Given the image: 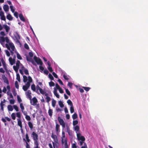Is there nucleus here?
<instances>
[{
	"label": "nucleus",
	"instance_id": "f257e3e1",
	"mask_svg": "<svg viewBox=\"0 0 148 148\" xmlns=\"http://www.w3.org/2000/svg\"><path fill=\"white\" fill-rule=\"evenodd\" d=\"M31 136L34 141V145H36V146L34 147V148H39L38 135L35 132H33L31 134Z\"/></svg>",
	"mask_w": 148,
	"mask_h": 148
},
{
	"label": "nucleus",
	"instance_id": "f03ea898",
	"mask_svg": "<svg viewBox=\"0 0 148 148\" xmlns=\"http://www.w3.org/2000/svg\"><path fill=\"white\" fill-rule=\"evenodd\" d=\"M34 59L37 64H40V65H42L43 63L42 60L39 58H38L35 56L34 57Z\"/></svg>",
	"mask_w": 148,
	"mask_h": 148
},
{
	"label": "nucleus",
	"instance_id": "7ed1b4c3",
	"mask_svg": "<svg viewBox=\"0 0 148 148\" xmlns=\"http://www.w3.org/2000/svg\"><path fill=\"white\" fill-rule=\"evenodd\" d=\"M77 138L78 140H81L82 141L85 140V137L83 136H82L80 133H77Z\"/></svg>",
	"mask_w": 148,
	"mask_h": 148
},
{
	"label": "nucleus",
	"instance_id": "20e7f679",
	"mask_svg": "<svg viewBox=\"0 0 148 148\" xmlns=\"http://www.w3.org/2000/svg\"><path fill=\"white\" fill-rule=\"evenodd\" d=\"M51 137L53 139L54 142H55V143L58 144H59L58 140L56 135L52 133L51 135Z\"/></svg>",
	"mask_w": 148,
	"mask_h": 148
},
{
	"label": "nucleus",
	"instance_id": "39448f33",
	"mask_svg": "<svg viewBox=\"0 0 148 148\" xmlns=\"http://www.w3.org/2000/svg\"><path fill=\"white\" fill-rule=\"evenodd\" d=\"M30 84L29 82H27L25 85L23 86V89L24 91H26L29 87Z\"/></svg>",
	"mask_w": 148,
	"mask_h": 148
},
{
	"label": "nucleus",
	"instance_id": "423d86ee",
	"mask_svg": "<svg viewBox=\"0 0 148 148\" xmlns=\"http://www.w3.org/2000/svg\"><path fill=\"white\" fill-rule=\"evenodd\" d=\"M66 126L67 130L66 132L68 133V134L70 136H72V131L70 130L69 126L67 124L66 125Z\"/></svg>",
	"mask_w": 148,
	"mask_h": 148
},
{
	"label": "nucleus",
	"instance_id": "0eeeda50",
	"mask_svg": "<svg viewBox=\"0 0 148 148\" xmlns=\"http://www.w3.org/2000/svg\"><path fill=\"white\" fill-rule=\"evenodd\" d=\"M14 36L16 40V42H19V40L20 39V36L17 32H15V35Z\"/></svg>",
	"mask_w": 148,
	"mask_h": 148
},
{
	"label": "nucleus",
	"instance_id": "6e6552de",
	"mask_svg": "<svg viewBox=\"0 0 148 148\" xmlns=\"http://www.w3.org/2000/svg\"><path fill=\"white\" fill-rule=\"evenodd\" d=\"M9 60L10 62V64L11 65H13L15 63V59L14 58L12 59L11 57H10L9 58Z\"/></svg>",
	"mask_w": 148,
	"mask_h": 148
},
{
	"label": "nucleus",
	"instance_id": "1a4fd4ad",
	"mask_svg": "<svg viewBox=\"0 0 148 148\" xmlns=\"http://www.w3.org/2000/svg\"><path fill=\"white\" fill-rule=\"evenodd\" d=\"M2 78L4 80V82L7 84L8 85L9 84V82L7 77H5V75H3L2 76Z\"/></svg>",
	"mask_w": 148,
	"mask_h": 148
},
{
	"label": "nucleus",
	"instance_id": "9d476101",
	"mask_svg": "<svg viewBox=\"0 0 148 148\" xmlns=\"http://www.w3.org/2000/svg\"><path fill=\"white\" fill-rule=\"evenodd\" d=\"M55 122H56V132H58L60 131V126L57 123V121L56 120H55Z\"/></svg>",
	"mask_w": 148,
	"mask_h": 148
},
{
	"label": "nucleus",
	"instance_id": "9b49d317",
	"mask_svg": "<svg viewBox=\"0 0 148 148\" xmlns=\"http://www.w3.org/2000/svg\"><path fill=\"white\" fill-rule=\"evenodd\" d=\"M58 121L60 125L64 123H65L62 119L60 116H58Z\"/></svg>",
	"mask_w": 148,
	"mask_h": 148
},
{
	"label": "nucleus",
	"instance_id": "f8f14e48",
	"mask_svg": "<svg viewBox=\"0 0 148 148\" xmlns=\"http://www.w3.org/2000/svg\"><path fill=\"white\" fill-rule=\"evenodd\" d=\"M32 100L33 101V103L32 105L34 106L36 105V103L38 102V100L35 97H34L32 98Z\"/></svg>",
	"mask_w": 148,
	"mask_h": 148
},
{
	"label": "nucleus",
	"instance_id": "ddd939ff",
	"mask_svg": "<svg viewBox=\"0 0 148 148\" xmlns=\"http://www.w3.org/2000/svg\"><path fill=\"white\" fill-rule=\"evenodd\" d=\"M18 125L21 128H22V123L21 119H17Z\"/></svg>",
	"mask_w": 148,
	"mask_h": 148
},
{
	"label": "nucleus",
	"instance_id": "4468645a",
	"mask_svg": "<svg viewBox=\"0 0 148 148\" xmlns=\"http://www.w3.org/2000/svg\"><path fill=\"white\" fill-rule=\"evenodd\" d=\"M62 136L61 138H62L61 141H62V144H63L64 143V138H65V132H62Z\"/></svg>",
	"mask_w": 148,
	"mask_h": 148
},
{
	"label": "nucleus",
	"instance_id": "2eb2a0df",
	"mask_svg": "<svg viewBox=\"0 0 148 148\" xmlns=\"http://www.w3.org/2000/svg\"><path fill=\"white\" fill-rule=\"evenodd\" d=\"M1 61L2 62V64H3V66L5 70H7V67L6 66V63L4 61L3 58H2L1 59Z\"/></svg>",
	"mask_w": 148,
	"mask_h": 148
},
{
	"label": "nucleus",
	"instance_id": "dca6fc26",
	"mask_svg": "<svg viewBox=\"0 0 148 148\" xmlns=\"http://www.w3.org/2000/svg\"><path fill=\"white\" fill-rule=\"evenodd\" d=\"M19 16L21 21L23 22H25V19L22 14H20L19 15Z\"/></svg>",
	"mask_w": 148,
	"mask_h": 148
},
{
	"label": "nucleus",
	"instance_id": "f3484780",
	"mask_svg": "<svg viewBox=\"0 0 148 148\" xmlns=\"http://www.w3.org/2000/svg\"><path fill=\"white\" fill-rule=\"evenodd\" d=\"M53 93H54V95L56 96V97L57 98H59L60 96L58 95V93H57V90L55 88H54Z\"/></svg>",
	"mask_w": 148,
	"mask_h": 148
},
{
	"label": "nucleus",
	"instance_id": "a211bd4d",
	"mask_svg": "<svg viewBox=\"0 0 148 148\" xmlns=\"http://www.w3.org/2000/svg\"><path fill=\"white\" fill-rule=\"evenodd\" d=\"M3 9L5 12H7L9 10V6L7 5H4Z\"/></svg>",
	"mask_w": 148,
	"mask_h": 148
},
{
	"label": "nucleus",
	"instance_id": "6ab92c4d",
	"mask_svg": "<svg viewBox=\"0 0 148 148\" xmlns=\"http://www.w3.org/2000/svg\"><path fill=\"white\" fill-rule=\"evenodd\" d=\"M7 18L10 21H11L13 19V18L10 14H8L7 16Z\"/></svg>",
	"mask_w": 148,
	"mask_h": 148
},
{
	"label": "nucleus",
	"instance_id": "aec40b11",
	"mask_svg": "<svg viewBox=\"0 0 148 148\" xmlns=\"http://www.w3.org/2000/svg\"><path fill=\"white\" fill-rule=\"evenodd\" d=\"M53 110L51 109H49L48 110V113L49 115L51 117L53 115Z\"/></svg>",
	"mask_w": 148,
	"mask_h": 148
},
{
	"label": "nucleus",
	"instance_id": "412c9836",
	"mask_svg": "<svg viewBox=\"0 0 148 148\" xmlns=\"http://www.w3.org/2000/svg\"><path fill=\"white\" fill-rule=\"evenodd\" d=\"M4 28L5 29L6 32H8L10 29V27L7 25H4Z\"/></svg>",
	"mask_w": 148,
	"mask_h": 148
},
{
	"label": "nucleus",
	"instance_id": "4be33fe9",
	"mask_svg": "<svg viewBox=\"0 0 148 148\" xmlns=\"http://www.w3.org/2000/svg\"><path fill=\"white\" fill-rule=\"evenodd\" d=\"M28 125L31 130H32L33 128V125L32 123L30 121H29L28 123Z\"/></svg>",
	"mask_w": 148,
	"mask_h": 148
},
{
	"label": "nucleus",
	"instance_id": "5701e85b",
	"mask_svg": "<svg viewBox=\"0 0 148 148\" xmlns=\"http://www.w3.org/2000/svg\"><path fill=\"white\" fill-rule=\"evenodd\" d=\"M74 130L76 131V133H77V132H78L79 130V127L78 125H76L74 127Z\"/></svg>",
	"mask_w": 148,
	"mask_h": 148
},
{
	"label": "nucleus",
	"instance_id": "b1692460",
	"mask_svg": "<svg viewBox=\"0 0 148 148\" xmlns=\"http://www.w3.org/2000/svg\"><path fill=\"white\" fill-rule=\"evenodd\" d=\"M8 108L9 111H12L13 110V108L12 106L10 105H9L8 106Z\"/></svg>",
	"mask_w": 148,
	"mask_h": 148
},
{
	"label": "nucleus",
	"instance_id": "393cba45",
	"mask_svg": "<svg viewBox=\"0 0 148 148\" xmlns=\"http://www.w3.org/2000/svg\"><path fill=\"white\" fill-rule=\"evenodd\" d=\"M72 118L73 120H75L77 118V115L76 113H74L72 116Z\"/></svg>",
	"mask_w": 148,
	"mask_h": 148
},
{
	"label": "nucleus",
	"instance_id": "a878e982",
	"mask_svg": "<svg viewBox=\"0 0 148 148\" xmlns=\"http://www.w3.org/2000/svg\"><path fill=\"white\" fill-rule=\"evenodd\" d=\"M9 45L11 47V49L12 50L14 51L15 47L13 44L12 43H9Z\"/></svg>",
	"mask_w": 148,
	"mask_h": 148
},
{
	"label": "nucleus",
	"instance_id": "bb28decb",
	"mask_svg": "<svg viewBox=\"0 0 148 148\" xmlns=\"http://www.w3.org/2000/svg\"><path fill=\"white\" fill-rule=\"evenodd\" d=\"M13 68L15 71L16 72L18 71L19 67L18 66H13Z\"/></svg>",
	"mask_w": 148,
	"mask_h": 148
},
{
	"label": "nucleus",
	"instance_id": "cd10ccee",
	"mask_svg": "<svg viewBox=\"0 0 148 148\" xmlns=\"http://www.w3.org/2000/svg\"><path fill=\"white\" fill-rule=\"evenodd\" d=\"M16 55H17V58L19 60H21L22 59V58L20 55L19 54V53L17 52H16Z\"/></svg>",
	"mask_w": 148,
	"mask_h": 148
},
{
	"label": "nucleus",
	"instance_id": "c85d7f7f",
	"mask_svg": "<svg viewBox=\"0 0 148 148\" xmlns=\"http://www.w3.org/2000/svg\"><path fill=\"white\" fill-rule=\"evenodd\" d=\"M25 138H26V140L27 141V143L29 142L30 141V140L29 138L28 134L27 133H26L25 134Z\"/></svg>",
	"mask_w": 148,
	"mask_h": 148
},
{
	"label": "nucleus",
	"instance_id": "c756f323",
	"mask_svg": "<svg viewBox=\"0 0 148 148\" xmlns=\"http://www.w3.org/2000/svg\"><path fill=\"white\" fill-rule=\"evenodd\" d=\"M58 104L60 107L61 108H62L64 106L62 102L61 101H59Z\"/></svg>",
	"mask_w": 148,
	"mask_h": 148
},
{
	"label": "nucleus",
	"instance_id": "7c9ffc66",
	"mask_svg": "<svg viewBox=\"0 0 148 148\" xmlns=\"http://www.w3.org/2000/svg\"><path fill=\"white\" fill-rule=\"evenodd\" d=\"M56 103V101L53 99L52 101V105L53 107H55Z\"/></svg>",
	"mask_w": 148,
	"mask_h": 148
},
{
	"label": "nucleus",
	"instance_id": "2f4dec72",
	"mask_svg": "<svg viewBox=\"0 0 148 148\" xmlns=\"http://www.w3.org/2000/svg\"><path fill=\"white\" fill-rule=\"evenodd\" d=\"M16 76V79L18 82H20L21 81V80H20V75L19 74V73H17Z\"/></svg>",
	"mask_w": 148,
	"mask_h": 148
},
{
	"label": "nucleus",
	"instance_id": "473e14b6",
	"mask_svg": "<svg viewBox=\"0 0 148 148\" xmlns=\"http://www.w3.org/2000/svg\"><path fill=\"white\" fill-rule=\"evenodd\" d=\"M20 108L21 109L22 112H23V111H24L25 109V108L23 105V103H20Z\"/></svg>",
	"mask_w": 148,
	"mask_h": 148
},
{
	"label": "nucleus",
	"instance_id": "72a5a7b5",
	"mask_svg": "<svg viewBox=\"0 0 148 148\" xmlns=\"http://www.w3.org/2000/svg\"><path fill=\"white\" fill-rule=\"evenodd\" d=\"M67 102L68 104L70 105L71 106H73V105L72 102L70 99L68 100L67 101Z\"/></svg>",
	"mask_w": 148,
	"mask_h": 148
},
{
	"label": "nucleus",
	"instance_id": "f704fd0d",
	"mask_svg": "<svg viewBox=\"0 0 148 148\" xmlns=\"http://www.w3.org/2000/svg\"><path fill=\"white\" fill-rule=\"evenodd\" d=\"M11 116L12 119L14 120H15L16 119L15 114L14 113H13L11 115Z\"/></svg>",
	"mask_w": 148,
	"mask_h": 148
},
{
	"label": "nucleus",
	"instance_id": "c9c22d12",
	"mask_svg": "<svg viewBox=\"0 0 148 148\" xmlns=\"http://www.w3.org/2000/svg\"><path fill=\"white\" fill-rule=\"evenodd\" d=\"M31 88L32 90L35 91H36V87L35 86L34 84H33L31 85Z\"/></svg>",
	"mask_w": 148,
	"mask_h": 148
},
{
	"label": "nucleus",
	"instance_id": "e433bc0d",
	"mask_svg": "<svg viewBox=\"0 0 148 148\" xmlns=\"http://www.w3.org/2000/svg\"><path fill=\"white\" fill-rule=\"evenodd\" d=\"M23 81L24 82H26L27 80V77L25 75H23Z\"/></svg>",
	"mask_w": 148,
	"mask_h": 148
},
{
	"label": "nucleus",
	"instance_id": "4c0bfd02",
	"mask_svg": "<svg viewBox=\"0 0 148 148\" xmlns=\"http://www.w3.org/2000/svg\"><path fill=\"white\" fill-rule=\"evenodd\" d=\"M21 64H22L21 63L20 61L17 60L16 63V66L19 67L20 65H21Z\"/></svg>",
	"mask_w": 148,
	"mask_h": 148
},
{
	"label": "nucleus",
	"instance_id": "58836bf2",
	"mask_svg": "<svg viewBox=\"0 0 148 148\" xmlns=\"http://www.w3.org/2000/svg\"><path fill=\"white\" fill-rule=\"evenodd\" d=\"M70 112L71 113H73L74 112V110L73 105V106H71L70 108Z\"/></svg>",
	"mask_w": 148,
	"mask_h": 148
},
{
	"label": "nucleus",
	"instance_id": "ea45409f",
	"mask_svg": "<svg viewBox=\"0 0 148 148\" xmlns=\"http://www.w3.org/2000/svg\"><path fill=\"white\" fill-rule=\"evenodd\" d=\"M14 108L16 110V111L17 112L18 111V107L16 105H14L13 106Z\"/></svg>",
	"mask_w": 148,
	"mask_h": 148
},
{
	"label": "nucleus",
	"instance_id": "a19ab883",
	"mask_svg": "<svg viewBox=\"0 0 148 148\" xmlns=\"http://www.w3.org/2000/svg\"><path fill=\"white\" fill-rule=\"evenodd\" d=\"M49 84L50 86H55V84L54 83L52 82L51 81L49 83Z\"/></svg>",
	"mask_w": 148,
	"mask_h": 148
},
{
	"label": "nucleus",
	"instance_id": "79ce46f5",
	"mask_svg": "<svg viewBox=\"0 0 148 148\" xmlns=\"http://www.w3.org/2000/svg\"><path fill=\"white\" fill-rule=\"evenodd\" d=\"M65 91L66 94L69 96H70L71 95V93L69 91V90L68 89H65Z\"/></svg>",
	"mask_w": 148,
	"mask_h": 148
},
{
	"label": "nucleus",
	"instance_id": "37998d69",
	"mask_svg": "<svg viewBox=\"0 0 148 148\" xmlns=\"http://www.w3.org/2000/svg\"><path fill=\"white\" fill-rule=\"evenodd\" d=\"M28 82H29V83L30 84V83L32 82V77L30 76H29L28 77Z\"/></svg>",
	"mask_w": 148,
	"mask_h": 148
},
{
	"label": "nucleus",
	"instance_id": "c03bdc74",
	"mask_svg": "<svg viewBox=\"0 0 148 148\" xmlns=\"http://www.w3.org/2000/svg\"><path fill=\"white\" fill-rule=\"evenodd\" d=\"M48 76H49V78L51 80H53L54 79V78L51 74L49 73L48 75Z\"/></svg>",
	"mask_w": 148,
	"mask_h": 148
},
{
	"label": "nucleus",
	"instance_id": "a18cd8bd",
	"mask_svg": "<svg viewBox=\"0 0 148 148\" xmlns=\"http://www.w3.org/2000/svg\"><path fill=\"white\" fill-rule=\"evenodd\" d=\"M16 116L19 118L21 117V113L20 112H17L16 113Z\"/></svg>",
	"mask_w": 148,
	"mask_h": 148
},
{
	"label": "nucleus",
	"instance_id": "49530a36",
	"mask_svg": "<svg viewBox=\"0 0 148 148\" xmlns=\"http://www.w3.org/2000/svg\"><path fill=\"white\" fill-rule=\"evenodd\" d=\"M15 86L17 89H18L19 88V85L18 84V82L17 81H16L15 83Z\"/></svg>",
	"mask_w": 148,
	"mask_h": 148
},
{
	"label": "nucleus",
	"instance_id": "de8ad7c7",
	"mask_svg": "<svg viewBox=\"0 0 148 148\" xmlns=\"http://www.w3.org/2000/svg\"><path fill=\"white\" fill-rule=\"evenodd\" d=\"M25 118L28 121H30L31 119L30 116L28 115H26V116H25Z\"/></svg>",
	"mask_w": 148,
	"mask_h": 148
},
{
	"label": "nucleus",
	"instance_id": "09e8293b",
	"mask_svg": "<svg viewBox=\"0 0 148 148\" xmlns=\"http://www.w3.org/2000/svg\"><path fill=\"white\" fill-rule=\"evenodd\" d=\"M83 88L86 91H88L90 89V88L89 87H83Z\"/></svg>",
	"mask_w": 148,
	"mask_h": 148
},
{
	"label": "nucleus",
	"instance_id": "8fccbe9b",
	"mask_svg": "<svg viewBox=\"0 0 148 148\" xmlns=\"http://www.w3.org/2000/svg\"><path fill=\"white\" fill-rule=\"evenodd\" d=\"M78 123V121L77 120L73 121V126L75 125Z\"/></svg>",
	"mask_w": 148,
	"mask_h": 148
},
{
	"label": "nucleus",
	"instance_id": "3c124183",
	"mask_svg": "<svg viewBox=\"0 0 148 148\" xmlns=\"http://www.w3.org/2000/svg\"><path fill=\"white\" fill-rule=\"evenodd\" d=\"M63 76L64 79L65 80H68L69 79V76L65 75V74H64Z\"/></svg>",
	"mask_w": 148,
	"mask_h": 148
},
{
	"label": "nucleus",
	"instance_id": "603ef678",
	"mask_svg": "<svg viewBox=\"0 0 148 148\" xmlns=\"http://www.w3.org/2000/svg\"><path fill=\"white\" fill-rule=\"evenodd\" d=\"M26 96H27L28 95H31L32 93L30 90H28L26 93Z\"/></svg>",
	"mask_w": 148,
	"mask_h": 148
},
{
	"label": "nucleus",
	"instance_id": "864d4df0",
	"mask_svg": "<svg viewBox=\"0 0 148 148\" xmlns=\"http://www.w3.org/2000/svg\"><path fill=\"white\" fill-rule=\"evenodd\" d=\"M36 88L37 90V91H36V92L38 94H40L38 92V91L41 88L40 87V86L38 85H37L36 86Z\"/></svg>",
	"mask_w": 148,
	"mask_h": 148
},
{
	"label": "nucleus",
	"instance_id": "5fc2aeb1",
	"mask_svg": "<svg viewBox=\"0 0 148 148\" xmlns=\"http://www.w3.org/2000/svg\"><path fill=\"white\" fill-rule=\"evenodd\" d=\"M64 146H68L67 144V140L66 138L64 139Z\"/></svg>",
	"mask_w": 148,
	"mask_h": 148
},
{
	"label": "nucleus",
	"instance_id": "6e6d98bb",
	"mask_svg": "<svg viewBox=\"0 0 148 148\" xmlns=\"http://www.w3.org/2000/svg\"><path fill=\"white\" fill-rule=\"evenodd\" d=\"M15 101L14 99H11L10 100V103L11 104H13L14 103Z\"/></svg>",
	"mask_w": 148,
	"mask_h": 148
},
{
	"label": "nucleus",
	"instance_id": "4d7b16f0",
	"mask_svg": "<svg viewBox=\"0 0 148 148\" xmlns=\"http://www.w3.org/2000/svg\"><path fill=\"white\" fill-rule=\"evenodd\" d=\"M46 99L47 100L46 102L47 103H49L51 100L50 97H46Z\"/></svg>",
	"mask_w": 148,
	"mask_h": 148
},
{
	"label": "nucleus",
	"instance_id": "13d9d810",
	"mask_svg": "<svg viewBox=\"0 0 148 148\" xmlns=\"http://www.w3.org/2000/svg\"><path fill=\"white\" fill-rule=\"evenodd\" d=\"M40 92L42 95H44L45 94V92L41 88L39 90Z\"/></svg>",
	"mask_w": 148,
	"mask_h": 148
},
{
	"label": "nucleus",
	"instance_id": "bf43d9fd",
	"mask_svg": "<svg viewBox=\"0 0 148 148\" xmlns=\"http://www.w3.org/2000/svg\"><path fill=\"white\" fill-rule=\"evenodd\" d=\"M17 100L18 102L19 103H20L22 101V100L21 98L19 97V96L18 95L17 96Z\"/></svg>",
	"mask_w": 148,
	"mask_h": 148
},
{
	"label": "nucleus",
	"instance_id": "052dcab7",
	"mask_svg": "<svg viewBox=\"0 0 148 148\" xmlns=\"http://www.w3.org/2000/svg\"><path fill=\"white\" fill-rule=\"evenodd\" d=\"M24 47L27 49H29L28 45L26 43H25L24 44Z\"/></svg>",
	"mask_w": 148,
	"mask_h": 148
},
{
	"label": "nucleus",
	"instance_id": "680f3d73",
	"mask_svg": "<svg viewBox=\"0 0 148 148\" xmlns=\"http://www.w3.org/2000/svg\"><path fill=\"white\" fill-rule=\"evenodd\" d=\"M18 13L17 12H14V15L16 18H18Z\"/></svg>",
	"mask_w": 148,
	"mask_h": 148
},
{
	"label": "nucleus",
	"instance_id": "e2e57ef3",
	"mask_svg": "<svg viewBox=\"0 0 148 148\" xmlns=\"http://www.w3.org/2000/svg\"><path fill=\"white\" fill-rule=\"evenodd\" d=\"M5 51L6 53V55L8 57L10 56V54L9 52L7 50H5Z\"/></svg>",
	"mask_w": 148,
	"mask_h": 148
},
{
	"label": "nucleus",
	"instance_id": "0e129e2a",
	"mask_svg": "<svg viewBox=\"0 0 148 148\" xmlns=\"http://www.w3.org/2000/svg\"><path fill=\"white\" fill-rule=\"evenodd\" d=\"M0 38L2 42H3L5 41V38L3 37H1Z\"/></svg>",
	"mask_w": 148,
	"mask_h": 148
},
{
	"label": "nucleus",
	"instance_id": "69168bd1",
	"mask_svg": "<svg viewBox=\"0 0 148 148\" xmlns=\"http://www.w3.org/2000/svg\"><path fill=\"white\" fill-rule=\"evenodd\" d=\"M47 69L50 72H52L53 71L52 68L51 66L48 67Z\"/></svg>",
	"mask_w": 148,
	"mask_h": 148
},
{
	"label": "nucleus",
	"instance_id": "338daca9",
	"mask_svg": "<svg viewBox=\"0 0 148 148\" xmlns=\"http://www.w3.org/2000/svg\"><path fill=\"white\" fill-rule=\"evenodd\" d=\"M52 74L53 75V76H54V77H55L56 78H58V76L54 72H53L52 73Z\"/></svg>",
	"mask_w": 148,
	"mask_h": 148
},
{
	"label": "nucleus",
	"instance_id": "774afa93",
	"mask_svg": "<svg viewBox=\"0 0 148 148\" xmlns=\"http://www.w3.org/2000/svg\"><path fill=\"white\" fill-rule=\"evenodd\" d=\"M81 148H87V145L86 143H84V146L81 147Z\"/></svg>",
	"mask_w": 148,
	"mask_h": 148
}]
</instances>
